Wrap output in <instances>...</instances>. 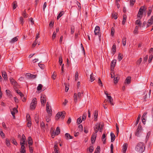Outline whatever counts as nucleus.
Wrapping results in <instances>:
<instances>
[{"mask_svg": "<svg viewBox=\"0 0 153 153\" xmlns=\"http://www.w3.org/2000/svg\"><path fill=\"white\" fill-rule=\"evenodd\" d=\"M144 147V145L143 143L140 142L138 143L135 147V150L140 153H142L143 152L144 149L143 148Z\"/></svg>", "mask_w": 153, "mask_h": 153, "instance_id": "f257e3e1", "label": "nucleus"}, {"mask_svg": "<svg viewBox=\"0 0 153 153\" xmlns=\"http://www.w3.org/2000/svg\"><path fill=\"white\" fill-rule=\"evenodd\" d=\"M146 10V8L144 6L141 7L140 9L138 12L137 15V17L140 18H141L142 17V15L144 11H145Z\"/></svg>", "mask_w": 153, "mask_h": 153, "instance_id": "f03ea898", "label": "nucleus"}, {"mask_svg": "<svg viewBox=\"0 0 153 153\" xmlns=\"http://www.w3.org/2000/svg\"><path fill=\"white\" fill-rule=\"evenodd\" d=\"M65 111L58 112L56 116V119L58 120L60 117L61 118L63 119L65 118Z\"/></svg>", "mask_w": 153, "mask_h": 153, "instance_id": "7ed1b4c3", "label": "nucleus"}, {"mask_svg": "<svg viewBox=\"0 0 153 153\" xmlns=\"http://www.w3.org/2000/svg\"><path fill=\"white\" fill-rule=\"evenodd\" d=\"M37 104L36 99L34 98L33 99L30 104V107L32 109H34L36 106Z\"/></svg>", "mask_w": 153, "mask_h": 153, "instance_id": "20e7f679", "label": "nucleus"}, {"mask_svg": "<svg viewBox=\"0 0 153 153\" xmlns=\"http://www.w3.org/2000/svg\"><path fill=\"white\" fill-rule=\"evenodd\" d=\"M46 101V96L44 94H41V101L42 105L44 106Z\"/></svg>", "mask_w": 153, "mask_h": 153, "instance_id": "39448f33", "label": "nucleus"}, {"mask_svg": "<svg viewBox=\"0 0 153 153\" xmlns=\"http://www.w3.org/2000/svg\"><path fill=\"white\" fill-rule=\"evenodd\" d=\"M142 130L141 126L139 124L138 125V128L135 132V135L136 136L139 137V134L141 132Z\"/></svg>", "mask_w": 153, "mask_h": 153, "instance_id": "423d86ee", "label": "nucleus"}, {"mask_svg": "<svg viewBox=\"0 0 153 153\" xmlns=\"http://www.w3.org/2000/svg\"><path fill=\"white\" fill-rule=\"evenodd\" d=\"M94 129L95 132L94 133L96 134L98 131L99 130L100 132H101L102 130V128H100V124L98 123H97L95 125V126L94 127Z\"/></svg>", "mask_w": 153, "mask_h": 153, "instance_id": "0eeeda50", "label": "nucleus"}, {"mask_svg": "<svg viewBox=\"0 0 153 153\" xmlns=\"http://www.w3.org/2000/svg\"><path fill=\"white\" fill-rule=\"evenodd\" d=\"M46 109L47 113L48 114V115L50 114L51 115L52 111L51 107L49 106L48 102H47L46 104Z\"/></svg>", "mask_w": 153, "mask_h": 153, "instance_id": "6e6552de", "label": "nucleus"}, {"mask_svg": "<svg viewBox=\"0 0 153 153\" xmlns=\"http://www.w3.org/2000/svg\"><path fill=\"white\" fill-rule=\"evenodd\" d=\"M26 141V138L24 134H23L22 138L20 140V145L25 144V143Z\"/></svg>", "mask_w": 153, "mask_h": 153, "instance_id": "1a4fd4ad", "label": "nucleus"}, {"mask_svg": "<svg viewBox=\"0 0 153 153\" xmlns=\"http://www.w3.org/2000/svg\"><path fill=\"white\" fill-rule=\"evenodd\" d=\"M94 33L95 35H99V34L100 32V27L99 26H96L95 29Z\"/></svg>", "mask_w": 153, "mask_h": 153, "instance_id": "9d476101", "label": "nucleus"}, {"mask_svg": "<svg viewBox=\"0 0 153 153\" xmlns=\"http://www.w3.org/2000/svg\"><path fill=\"white\" fill-rule=\"evenodd\" d=\"M116 63V60L115 59H114L112 61L111 65V71H113V69L114 67L115 66Z\"/></svg>", "mask_w": 153, "mask_h": 153, "instance_id": "9b49d317", "label": "nucleus"}, {"mask_svg": "<svg viewBox=\"0 0 153 153\" xmlns=\"http://www.w3.org/2000/svg\"><path fill=\"white\" fill-rule=\"evenodd\" d=\"M97 136V134L96 133H93L91 138V143L93 144L95 142L96 137Z\"/></svg>", "mask_w": 153, "mask_h": 153, "instance_id": "f8f14e48", "label": "nucleus"}, {"mask_svg": "<svg viewBox=\"0 0 153 153\" xmlns=\"http://www.w3.org/2000/svg\"><path fill=\"white\" fill-rule=\"evenodd\" d=\"M153 23V16L151 17V18L149 20L147 24V27H148L151 25Z\"/></svg>", "mask_w": 153, "mask_h": 153, "instance_id": "ddd939ff", "label": "nucleus"}, {"mask_svg": "<svg viewBox=\"0 0 153 153\" xmlns=\"http://www.w3.org/2000/svg\"><path fill=\"white\" fill-rule=\"evenodd\" d=\"M128 144L127 143H125L123 146L122 152L123 153H125L127 149Z\"/></svg>", "mask_w": 153, "mask_h": 153, "instance_id": "4468645a", "label": "nucleus"}, {"mask_svg": "<svg viewBox=\"0 0 153 153\" xmlns=\"http://www.w3.org/2000/svg\"><path fill=\"white\" fill-rule=\"evenodd\" d=\"M131 78L130 76L127 77L125 80L124 83L125 84H129L131 82Z\"/></svg>", "mask_w": 153, "mask_h": 153, "instance_id": "2eb2a0df", "label": "nucleus"}, {"mask_svg": "<svg viewBox=\"0 0 153 153\" xmlns=\"http://www.w3.org/2000/svg\"><path fill=\"white\" fill-rule=\"evenodd\" d=\"M18 112V110H17L16 108H14L13 109L12 111H11V113L13 117L14 118H15V115L16 113Z\"/></svg>", "mask_w": 153, "mask_h": 153, "instance_id": "dca6fc26", "label": "nucleus"}, {"mask_svg": "<svg viewBox=\"0 0 153 153\" xmlns=\"http://www.w3.org/2000/svg\"><path fill=\"white\" fill-rule=\"evenodd\" d=\"M107 97L110 104L111 105H114V104L113 102V100L112 97L111 96H107Z\"/></svg>", "mask_w": 153, "mask_h": 153, "instance_id": "f3484780", "label": "nucleus"}, {"mask_svg": "<svg viewBox=\"0 0 153 153\" xmlns=\"http://www.w3.org/2000/svg\"><path fill=\"white\" fill-rule=\"evenodd\" d=\"M2 76L4 78L5 80H7V75L6 72L4 71H2Z\"/></svg>", "mask_w": 153, "mask_h": 153, "instance_id": "a211bd4d", "label": "nucleus"}, {"mask_svg": "<svg viewBox=\"0 0 153 153\" xmlns=\"http://www.w3.org/2000/svg\"><path fill=\"white\" fill-rule=\"evenodd\" d=\"M110 135L111 137V141L113 142L115 140V136L114 134L112 132L111 133Z\"/></svg>", "mask_w": 153, "mask_h": 153, "instance_id": "6ab92c4d", "label": "nucleus"}, {"mask_svg": "<svg viewBox=\"0 0 153 153\" xmlns=\"http://www.w3.org/2000/svg\"><path fill=\"white\" fill-rule=\"evenodd\" d=\"M94 120L95 121H96L97 120L98 115V111L96 110L94 112Z\"/></svg>", "mask_w": 153, "mask_h": 153, "instance_id": "aec40b11", "label": "nucleus"}, {"mask_svg": "<svg viewBox=\"0 0 153 153\" xmlns=\"http://www.w3.org/2000/svg\"><path fill=\"white\" fill-rule=\"evenodd\" d=\"M10 82L13 85H16L17 84L16 82L12 78H10Z\"/></svg>", "mask_w": 153, "mask_h": 153, "instance_id": "412c9836", "label": "nucleus"}, {"mask_svg": "<svg viewBox=\"0 0 153 153\" xmlns=\"http://www.w3.org/2000/svg\"><path fill=\"white\" fill-rule=\"evenodd\" d=\"M136 25L138 27H141V23L140 20L138 19L135 22Z\"/></svg>", "mask_w": 153, "mask_h": 153, "instance_id": "4be33fe9", "label": "nucleus"}, {"mask_svg": "<svg viewBox=\"0 0 153 153\" xmlns=\"http://www.w3.org/2000/svg\"><path fill=\"white\" fill-rule=\"evenodd\" d=\"M111 51L112 52L113 54H114L116 51V46L115 44L113 45L112 47Z\"/></svg>", "mask_w": 153, "mask_h": 153, "instance_id": "5701e85b", "label": "nucleus"}, {"mask_svg": "<svg viewBox=\"0 0 153 153\" xmlns=\"http://www.w3.org/2000/svg\"><path fill=\"white\" fill-rule=\"evenodd\" d=\"M27 141L28 143L30 145H32L33 143L32 138L30 137H28Z\"/></svg>", "mask_w": 153, "mask_h": 153, "instance_id": "b1692460", "label": "nucleus"}, {"mask_svg": "<svg viewBox=\"0 0 153 153\" xmlns=\"http://www.w3.org/2000/svg\"><path fill=\"white\" fill-rule=\"evenodd\" d=\"M60 133V129L59 127H57L56 128L55 132H54V134L56 135H58Z\"/></svg>", "mask_w": 153, "mask_h": 153, "instance_id": "393cba45", "label": "nucleus"}, {"mask_svg": "<svg viewBox=\"0 0 153 153\" xmlns=\"http://www.w3.org/2000/svg\"><path fill=\"white\" fill-rule=\"evenodd\" d=\"M77 94L76 93H74V102L76 103L77 101Z\"/></svg>", "mask_w": 153, "mask_h": 153, "instance_id": "a878e982", "label": "nucleus"}, {"mask_svg": "<svg viewBox=\"0 0 153 153\" xmlns=\"http://www.w3.org/2000/svg\"><path fill=\"white\" fill-rule=\"evenodd\" d=\"M64 14V12L63 11H61L58 15L57 17V19H58L59 18L61 17Z\"/></svg>", "mask_w": 153, "mask_h": 153, "instance_id": "bb28decb", "label": "nucleus"}, {"mask_svg": "<svg viewBox=\"0 0 153 153\" xmlns=\"http://www.w3.org/2000/svg\"><path fill=\"white\" fill-rule=\"evenodd\" d=\"M65 137L67 139H68L69 138L70 139H71L73 138V137L71 136L70 134L68 133H66L65 134Z\"/></svg>", "mask_w": 153, "mask_h": 153, "instance_id": "cd10ccee", "label": "nucleus"}, {"mask_svg": "<svg viewBox=\"0 0 153 153\" xmlns=\"http://www.w3.org/2000/svg\"><path fill=\"white\" fill-rule=\"evenodd\" d=\"M18 36L16 37L13 38L10 41V42L11 43H14L18 40Z\"/></svg>", "mask_w": 153, "mask_h": 153, "instance_id": "c85d7f7f", "label": "nucleus"}, {"mask_svg": "<svg viewBox=\"0 0 153 153\" xmlns=\"http://www.w3.org/2000/svg\"><path fill=\"white\" fill-rule=\"evenodd\" d=\"M105 134H104L102 135V141L103 142V143L104 144H105Z\"/></svg>", "mask_w": 153, "mask_h": 153, "instance_id": "c756f323", "label": "nucleus"}, {"mask_svg": "<svg viewBox=\"0 0 153 153\" xmlns=\"http://www.w3.org/2000/svg\"><path fill=\"white\" fill-rule=\"evenodd\" d=\"M126 18H127V16H126V15H124L123 16V21H122V24L123 25L125 24Z\"/></svg>", "mask_w": 153, "mask_h": 153, "instance_id": "7c9ffc66", "label": "nucleus"}, {"mask_svg": "<svg viewBox=\"0 0 153 153\" xmlns=\"http://www.w3.org/2000/svg\"><path fill=\"white\" fill-rule=\"evenodd\" d=\"M22 15L24 17V18H26L28 17V15L26 13L25 10L22 13Z\"/></svg>", "mask_w": 153, "mask_h": 153, "instance_id": "2f4dec72", "label": "nucleus"}, {"mask_svg": "<svg viewBox=\"0 0 153 153\" xmlns=\"http://www.w3.org/2000/svg\"><path fill=\"white\" fill-rule=\"evenodd\" d=\"M126 44V38L123 37V44L124 46H125Z\"/></svg>", "mask_w": 153, "mask_h": 153, "instance_id": "473e14b6", "label": "nucleus"}, {"mask_svg": "<svg viewBox=\"0 0 153 153\" xmlns=\"http://www.w3.org/2000/svg\"><path fill=\"white\" fill-rule=\"evenodd\" d=\"M78 131H79L82 132L83 131V126L82 124L79 125L78 126Z\"/></svg>", "mask_w": 153, "mask_h": 153, "instance_id": "72a5a7b5", "label": "nucleus"}, {"mask_svg": "<svg viewBox=\"0 0 153 153\" xmlns=\"http://www.w3.org/2000/svg\"><path fill=\"white\" fill-rule=\"evenodd\" d=\"M51 137L53 138H54V137L56 135L54 134V132H55V131H54L53 130V129L52 128L51 129Z\"/></svg>", "mask_w": 153, "mask_h": 153, "instance_id": "f704fd0d", "label": "nucleus"}, {"mask_svg": "<svg viewBox=\"0 0 153 153\" xmlns=\"http://www.w3.org/2000/svg\"><path fill=\"white\" fill-rule=\"evenodd\" d=\"M90 79L91 82H93L95 80V78L93 76V73L91 74L90 76Z\"/></svg>", "mask_w": 153, "mask_h": 153, "instance_id": "c9c22d12", "label": "nucleus"}, {"mask_svg": "<svg viewBox=\"0 0 153 153\" xmlns=\"http://www.w3.org/2000/svg\"><path fill=\"white\" fill-rule=\"evenodd\" d=\"M134 34H137L138 33V27L137 26L135 27V29L134 31Z\"/></svg>", "mask_w": 153, "mask_h": 153, "instance_id": "e433bc0d", "label": "nucleus"}, {"mask_svg": "<svg viewBox=\"0 0 153 153\" xmlns=\"http://www.w3.org/2000/svg\"><path fill=\"white\" fill-rule=\"evenodd\" d=\"M19 22H20V23L22 25H23L24 24V19L22 16H21L19 18Z\"/></svg>", "mask_w": 153, "mask_h": 153, "instance_id": "4c0bfd02", "label": "nucleus"}, {"mask_svg": "<svg viewBox=\"0 0 153 153\" xmlns=\"http://www.w3.org/2000/svg\"><path fill=\"white\" fill-rule=\"evenodd\" d=\"M51 116V115L49 114L48 116L46 117L45 118L46 121L48 123L51 120L50 117Z\"/></svg>", "mask_w": 153, "mask_h": 153, "instance_id": "58836bf2", "label": "nucleus"}, {"mask_svg": "<svg viewBox=\"0 0 153 153\" xmlns=\"http://www.w3.org/2000/svg\"><path fill=\"white\" fill-rule=\"evenodd\" d=\"M58 146L57 144H55L54 147V152L55 153H56L58 152V151L57 150Z\"/></svg>", "mask_w": 153, "mask_h": 153, "instance_id": "ea45409f", "label": "nucleus"}, {"mask_svg": "<svg viewBox=\"0 0 153 153\" xmlns=\"http://www.w3.org/2000/svg\"><path fill=\"white\" fill-rule=\"evenodd\" d=\"M42 87L43 85L41 84H39L37 87V89L38 91H40L42 89Z\"/></svg>", "mask_w": 153, "mask_h": 153, "instance_id": "a19ab883", "label": "nucleus"}, {"mask_svg": "<svg viewBox=\"0 0 153 153\" xmlns=\"http://www.w3.org/2000/svg\"><path fill=\"white\" fill-rule=\"evenodd\" d=\"M71 34H74L75 31V28L74 26H73L71 27Z\"/></svg>", "mask_w": 153, "mask_h": 153, "instance_id": "79ce46f5", "label": "nucleus"}, {"mask_svg": "<svg viewBox=\"0 0 153 153\" xmlns=\"http://www.w3.org/2000/svg\"><path fill=\"white\" fill-rule=\"evenodd\" d=\"M117 14L115 13H113L112 15V17L113 18H114V19H117Z\"/></svg>", "mask_w": 153, "mask_h": 153, "instance_id": "37998d69", "label": "nucleus"}, {"mask_svg": "<svg viewBox=\"0 0 153 153\" xmlns=\"http://www.w3.org/2000/svg\"><path fill=\"white\" fill-rule=\"evenodd\" d=\"M56 72H54L52 75V78L53 79H56Z\"/></svg>", "mask_w": 153, "mask_h": 153, "instance_id": "c03bdc74", "label": "nucleus"}, {"mask_svg": "<svg viewBox=\"0 0 153 153\" xmlns=\"http://www.w3.org/2000/svg\"><path fill=\"white\" fill-rule=\"evenodd\" d=\"M119 79V78L118 77H114V82L115 83H117L118 82V80Z\"/></svg>", "mask_w": 153, "mask_h": 153, "instance_id": "a18cd8bd", "label": "nucleus"}, {"mask_svg": "<svg viewBox=\"0 0 153 153\" xmlns=\"http://www.w3.org/2000/svg\"><path fill=\"white\" fill-rule=\"evenodd\" d=\"M142 58H140L139 59H138L137 62H136V64L137 65H140V63H141V62H142Z\"/></svg>", "mask_w": 153, "mask_h": 153, "instance_id": "49530a36", "label": "nucleus"}, {"mask_svg": "<svg viewBox=\"0 0 153 153\" xmlns=\"http://www.w3.org/2000/svg\"><path fill=\"white\" fill-rule=\"evenodd\" d=\"M140 117H141L140 115V114L138 116V117L137 118V120L136 121V123H135L136 125H137L138 124L139 120L140 118Z\"/></svg>", "mask_w": 153, "mask_h": 153, "instance_id": "de8ad7c7", "label": "nucleus"}, {"mask_svg": "<svg viewBox=\"0 0 153 153\" xmlns=\"http://www.w3.org/2000/svg\"><path fill=\"white\" fill-rule=\"evenodd\" d=\"M16 92L20 96L21 98H22V97H23L24 95L20 91H19L17 90H16Z\"/></svg>", "mask_w": 153, "mask_h": 153, "instance_id": "09e8293b", "label": "nucleus"}, {"mask_svg": "<svg viewBox=\"0 0 153 153\" xmlns=\"http://www.w3.org/2000/svg\"><path fill=\"white\" fill-rule=\"evenodd\" d=\"M79 73L78 72L76 71L75 75V80L76 81L78 79Z\"/></svg>", "mask_w": 153, "mask_h": 153, "instance_id": "8fccbe9b", "label": "nucleus"}, {"mask_svg": "<svg viewBox=\"0 0 153 153\" xmlns=\"http://www.w3.org/2000/svg\"><path fill=\"white\" fill-rule=\"evenodd\" d=\"M114 27H112L111 30V34L112 36L114 35Z\"/></svg>", "mask_w": 153, "mask_h": 153, "instance_id": "3c124183", "label": "nucleus"}, {"mask_svg": "<svg viewBox=\"0 0 153 153\" xmlns=\"http://www.w3.org/2000/svg\"><path fill=\"white\" fill-rule=\"evenodd\" d=\"M6 145L8 146L10 145V142L9 140L6 139Z\"/></svg>", "mask_w": 153, "mask_h": 153, "instance_id": "603ef678", "label": "nucleus"}, {"mask_svg": "<svg viewBox=\"0 0 153 153\" xmlns=\"http://www.w3.org/2000/svg\"><path fill=\"white\" fill-rule=\"evenodd\" d=\"M17 6V3L16 2H14L13 4V9H16Z\"/></svg>", "mask_w": 153, "mask_h": 153, "instance_id": "864d4df0", "label": "nucleus"}, {"mask_svg": "<svg viewBox=\"0 0 153 153\" xmlns=\"http://www.w3.org/2000/svg\"><path fill=\"white\" fill-rule=\"evenodd\" d=\"M94 149V148L93 146H90L89 151L91 153L93 152Z\"/></svg>", "mask_w": 153, "mask_h": 153, "instance_id": "5fc2aeb1", "label": "nucleus"}, {"mask_svg": "<svg viewBox=\"0 0 153 153\" xmlns=\"http://www.w3.org/2000/svg\"><path fill=\"white\" fill-rule=\"evenodd\" d=\"M27 120V121H28L29 120L31 121V118L29 114L27 115L26 116Z\"/></svg>", "mask_w": 153, "mask_h": 153, "instance_id": "6e6d98bb", "label": "nucleus"}, {"mask_svg": "<svg viewBox=\"0 0 153 153\" xmlns=\"http://www.w3.org/2000/svg\"><path fill=\"white\" fill-rule=\"evenodd\" d=\"M123 59V57L121 56V54L119 53L118 55V60L119 61H120Z\"/></svg>", "mask_w": 153, "mask_h": 153, "instance_id": "4d7b16f0", "label": "nucleus"}, {"mask_svg": "<svg viewBox=\"0 0 153 153\" xmlns=\"http://www.w3.org/2000/svg\"><path fill=\"white\" fill-rule=\"evenodd\" d=\"M82 122V120H81V118L80 117H79L78 118L77 120V123L79 124Z\"/></svg>", "mask_w": 153, "mask_h": 153, "instance_id": "13d9d810", "label": "nucleus"}, {"mask_svg": "<svg viewBox=\"0 0 153 153\" xmlns=\"http://www.w3.org/2000/svg\"><path fill=\"white\" fill-rule=\"evenodd\" d=\"M31 125V121H27V126L29 127H30Z\"/></svg>", "mask_w": 153, "mask_h": 153, "instance_id": "bf43d9fd", "label": "nucleus"}, {"mask_svg": "<svg viewBox=\"0 0 153 153\" xmlns=\"http://www.w3.org/2000/svg\"><path fill=\"white\" fill-rule=\"evenodd\" d=\"M135 1V0H130V4L131 5L133 6L134 4Z\"/></svg>", "mask_w": 153, "mask_h": 153, "instance_id": "052dcab7", "label": "nucleus"}, {"mask_svg": "<svg viewBox=\"0 0 153 153\" xmlns=\"http://www.w3.org/2000/svg\"><path fill=\"white\" fill-rule=\"evenodd\" d=\"M40 127L42 128H44L45 126V124L44 122L43 121H42L40 122Z\"/></svg>", "mask_w": 153, "mask_h": 153, "instance_id": "680f3d73", "label": "nucleus"}, {"mask_svg": "<svg viewBox=\"0 0 153 153\" xmlns=\"http://www.w3.org/2000/svg\"><path fill=\"white\" fill-rule=\"evenodd\" d=\"M83 91H82L81 93L80 92H78L77 95L78 96V97L79 98H80L81 97V94H83Z\"/></svg>", "mask_w": 153, "mask_h": 153, "instance_id": "e2e57ef3", "label": "nucleus"}, {"mask_svg": "<svg viewBox=\"0 0 153 153\" xmlns=\"http://www.w3.org/2000/svg\"><path fill=\"white\" fill-rule=\"evenodd\" d=\"M59 63L60 65H61L62 63V57H60L59 58Z\"/></svg>", "mask_w": 153, "mask_h": 153, "instance_id": "0e129e2a", "label": "nucleus"}, {"mask_svg": "<svg viewBox=\"0 0 153 153\" xmlns=\"http://www.w3.org/2000/svg\"><path fill=\"white\" fill-rule=\"evenodd\" d=\"M153 57V55H151L149 56V63H150L151 62V61H152Z\"/></svg>", "mask_w": 153, "mask_h": 153, "instance_id": "69168bd1", "label": "nucleus"}, {"mask_svg": "<svg viewBox=\"0 0 153 153\" xmlns=\"http://www.w3.org/2000/svg\"><path fill=\"white\" fill-rule=\"evenodd\" d=\"M29 149L30 152V153H32L33 151V148L30 146H29Z\"/></svg>", "mask_w": 153, "mask_h": 153, "instance_id": "338daca9", "label": "nucleus"}, {"mask_svg": "<svg viewBox=\"0 0 153 153\" xmlns=\"http://www.w3.org/2000/svg\"><path fill=\"white\" fill-rule=\"evenodd\" d=\"M0 134L1 137H2L3 138L4 137V134L2 131H0Z\"/></svg>", "mask_w": 153, "mask_h": 153, "instance_id": "774afa93", "label": "nucleus"}]
</instances>
